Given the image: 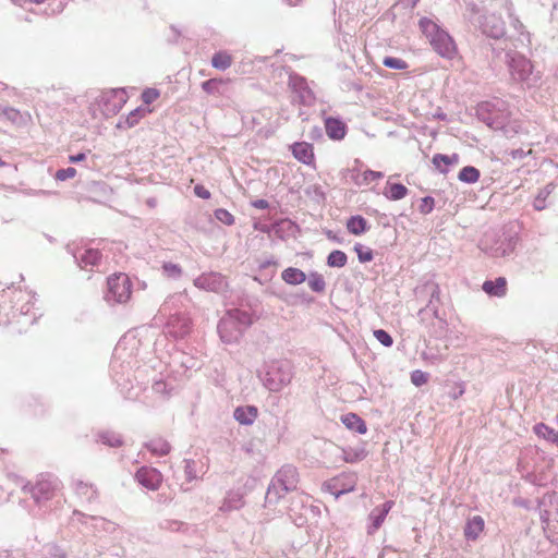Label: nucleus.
I'll list each match as a JSON object with an SVG mask.
<instances>
[{
	"instance_id": "nucleus-43",
	"label": "nucleus",
	"mask_w": 558,
	"mask_h": 558,
	"mask_svg": "<svg viewBox=\"0 0 558 558\" xmlns=\"http://www.w3.org/2000/svg\"><path fill=\"white\" fill-rule=\"evenodd\" d=\"M1 112L3 113L4 118L13 123L17 122V120L21 118L20 111L11 107H4V109H1Z\"/></svg>"
},
{
	"instance_id": "nucleus-48",
	"label": "nucleus",
	"mask_w": 558,
	"mask_h": 558,
	"mask_svg": "<svg viewBox=\"0 0 558 558\" xmlns=\"http://www.w3.org/2000/svg\"><path fill=\"white\" fill-rule=\"evenodd\" d=\"M354 486H355V480H352L350 485L345 488H342L340 489L339 492H337L335 495H336V498H338L340 495L344 494V493H349V492H352L354 489Z\"/></svg>"
},
{
	"instance_id": "nucleus-1",
	"label": "nucleus",
	"mask_w": 558,
	"mask_h": 558,
	"mask_svg": "<svg viewBox=\"0 0 558 558\" xmlns=\"http://www.w3.org/2000/svg\"><path fill=\"white\" fill-rule=\"evenodd\" d=\"M418 26L424 36L428 39L433 50L439 57L447 60H453L456 58L462 59L454 39L434 21L423 17L420 20Z\"/></svg>"
},
{
	"instance_id": "nucleus-55",
	"label": "nucleus",
	"mask_w": 558,
	"mask_h": 558,
	"mask_svg": "<svg viewBox=\"0 0 558 558\" xmlns=\"http://www.w3.org/2000/svg\"><path fill=\"white\" fill-rule=\"evenodd\" d=\"M420 0H411V5L412 8H414L417 3H418Z\"/></svg>"
},
{
	"instance_id": "nucleus-23",
	"label": "nucleus",
	"mask_w": 558,
	"mask_h": 558,
	"mask_svg": "<svg viewBox=\"0 0 558 558\" xmlns=\"http://www.w3.org/2000/svg\"><path fill=\"white\" fill-rule=\"evenodd\" d=\"M75 492L78 497L86 501H92L97 497V490L82 481L75 484Z\"/></svg>"
},
{
	"instance_id": "nucleus-57",
	"label": "nucleus",
	"mask_w": 558,
	"mask_h": 558,
	"mask_svg": "<svg viewBox=\"0 0 558 558\" xmlns=\"http://www.w3.org/2000/svg\"><path fill=\"white\" fill-rule=\"evenodd\" d=\"M5 166V162L0 159V167Z\"/></svg>"
},
{
	"instance_id": "nucleus-30",
	"label": "nucleus",
	"mask_w": 558,
	"mask_h": 558,
	"mask_svg": "<svg viewBox=\"0 0 558 558\" xmlns=\"http://www.w3.org/2000/svg\"><path fill=\"white\" fill-rule=\"evenodd\" d=\"M533 430L539 438H543L547 441H549L557 432L544 423H537L534 425Z\"/></svg>"
},
{
	"instance_id": "nucleus-58",
	"label": "nucleus",
	"mask_w": 558,
	"mask_h": 558,
	"mask_svg": "<svg viewBox=\"0 0 558 558\" xmlns=\"http://www.w3.org/2000/svg\"><path fill=\"white\" fill-rule=\"evenodd\" d=\"M75 515L85 517L84 514H81L80 512H74Z\"/></svg>"
},
{
	"instance_id": "nucleus-8",
	"label": "nucleus",
	"mask_w": 558,
	"mask_h": 558,
	"mask_svg": "<svg viewBox=\"0 0 558 558\" xmlns=\"http://www.w3.org/2000/svg\"><path fill=\"white\" fill-rule=\"evenodd\" d=\"M533 72V64L523 56L517 54L511 58L510 73L511 76L520 82L526 81Z\"/></svg>"
},
{
	"instance_id": "nucleus-9",
	"label": "nucleus",
	"mask_w": 558,
	"mask_h": 558,
	"mask_svg": "<svg viewBox=\"0 0 558 558\" xmlns=\"http://www.w3.org/2000/svg\"><path fill=\"white\" fill-rule=\"evenodd\" d=\"M277 483L286 492L294 490L299 483V472L295 466L284 465L277 473Z\"/></svg>"
},
{
	"instance_id": "nucleus-29",
	"label": "nucleus",
	"mask_w": 558,
	"mask_h": 558,
	"mask_svg": "<svg viewBox=\"0 0 558 558\" xmlns=\"http://www.w3.org/2000/svg\"><path fill=\"white\" fill-rule=\"evenodd\" d=\"M99 439L102 444L109 447H119L122 445L121 437L112 432H102L99 434Z\"/></svg>"
},
{
	"instance_id": "nucleus-18",
	"label": "nucleus",
	"mask_w": 558,
	"mask_h": 558,
	"mask_svg": "<svg viewBox=\"0 0 558 558\" xmlns=\"http://www.w3.org/2000/svg\"><path fill=\"white\" fill-rule=\"evenodd\" d=\"M408 187L401 183H386L384 195L390 201H399L408 195Z\"/></svg>"
},
{
	"instance_id": "nucleus-13",
	"label": "nucleus",
	"mask_w": 558,
	"mask_h": 558,
	"mask_svg": "<svg viewBox=\"0 0 558 558\" xmlns=\"http://www.w3.org/2000/svg\"><path fill=\"white\" fill-rule=\"evenodd\" d=\"M460 161V157L458 154L452 155H444V154H436L433 156L432 162L435 166V168L441 172L447 173L448 167L458 165Z\"/></svg>"
},
{
	"instance_id": "nucleus-35",
	"label": "nucleus",
	"mask_w": 558,
	"mask_h": 558,
	"mask_svg": "<svg viewBox=\"0 0 558 558\" xmlns=\"http://www.w3.org/2000/svg\"><path fill=\"white\" fill-rule=\"evenodd\" d=\"M361 177L362 179L359 181V184H369L371 182L383 179L384 173L374 170H365Z\"/></svg>"
},
{
	"instance_id": "nucleus-25",
	"label": "nucleus",
	"mask_w": 558,
	"mask_h": 558,
	"mask_svg": "<svg viewBox=\"0 0 558 558\" xmlns=\"http://www.w3.org/2000/svg\"><path fill=\"white\" fill-rule=\"evenodd\" d=\"M146 447L151 451L153 454L159 457L166 456L170 451L169 444L162 439L153 440L147 444Z\"/></svg>"
},
{
	"instance_id": "nucleus-24",
	"label": "nucleus",
	"mask_w": 558,
	"mask_h": 558,
	"mask_svg": "<svg viewBox=\"0 0 558 558\" xmlns=\"http://www.w3.org/2000/svg\"><path fill=\"white\" fill-rule=\"evenodd\" d=\"M480 170L472 166L462 168L458 174L459 180L465 183H475L480 180Z\"/></svg>"
},
{
	"instance_id": "nucleus-34",
	"label": "nucleus",
	"mask_w": 558,
	"mask_h": 558,
	"mask_svg": "<svg viewBox=\"0 0 558 558\" xmlns=\"http://www.w3.org/2000/svg\"><path fill=\"white\" fill-rule=\"evenodd\" d=\"M354 251L356 252L357 258L361 263H367L374 258L373 251L362 244H355Z\"/></svg>"
},
{
	"instance_id": "nucleus-38",
	"label": "nucleus",
	"mask_w": 558,
	"mask_h": 558,
	"mask_svg": "<svg viewBox=\"0 0 558 558\" xmlns=\"http://www.w3.org/2000/svg\"><path fill=\"white\" fill-rule=\"evenodd\" d=\"M48 558H66L65 551L56 544H49L46 547Z\"/></svg>"
},
{
	"instance_id": "nucleus-20",
	"label": "nucleus",
	"mask_w": 558,
	"mask_h": 558,
	"mask_svg": "<svg viewBox=\"0 0 558 558\" xmlns=\"http://www.w3.org/2000/svg\"><path fill=\"white\" fill-rule=\"evenodd\" d=\"M161 484V475L156 470L142 469V486L150 489H157Z\"/></svg>"
},
{
	"instance_id": "nucleus-56",
	"label": "nucleus",
	"mask_w": 558,
	"mask_h": 558,
	"mask_svg": "<svg viewBox=\"0 0 558 558\" xmlns=\"http://www.w3.org/2000/svg\"><path fill=\"white\" fill-rule=\"evenodd\" d=\"M29 1L39 4V3H43L45 0H29Z\"/></svg>"
},
{
	"instance_id": "nucleus-21",
	"label": "nucleus",
	"mask_w": 558,
	"mask_h": 558,
	"mask_svg": "<svg viewBox=\"0 0 558 558\" xmlns=\"http://www.w3.org/2000/svg\"><path fill=\"white\" fill-rule=\"evenodd\" d=\"M347 229L350 233L354 235H361L367 230V221L362 216H352L347 221Z\"/></svg>"
},
{
	"instance_id": "nucleus-4",
	"label": "nucleus",
	"mask_w": 558,
	"mask_h": 558,
	"mask_svg": "<svg viewBox=\"0 0 558 558\" xmlns=\"http://www.w3.org/2000/svg\"><path fill=\"white\" fill-rule=\"evenodd\" d=\"M140 350V339H137V330L131 329L125 332L117 343L113 357L126 362L129 365L136 364L137 352Z\"/></svg>"
},
{
	"instance_id": "nucleus-12",
	"label": "nucleus",
	"mask_w": 558,
	"mask_h": 558,
	"mask_svg": "<svg viewBox=\"0 0 558 558\" xmlns=\"http://www.w3.org/2000/svg\"><path fill=\"white\" fill-rule=\"evenodd\" d=\"M485 521L481 515H474L470 518L464 526V537L468 541H476L480 535L484 532Z\"/></svg>"
},
{
	"instance_id": "nucleus-2",
	"label": "nucleus",
	"mask_w": 558,
	"mask_h": 558,
	"mask_svg": "<svg viewBox=\"0 0 558 558\" xmlns=\"http://www.w3.org/2000/svg\"><path fill=\"white\" fill-rule=\"evenodd\" d=\"M252 314L241 311V310H232L227 313V315L220 320L218 325V330L220 337L226 342H231L235 340L240 333L241 327H247L253 324Z\"/></svg>"
},
{
	"instance_id": "nucleus-7",
	"label": "nucleus",
	"mask_w": 558,
	"mask_h": 558,
	"mask_svg": "<svg viewBox=\"0 0 558 558\" xmlns=\"http://www.w3.org/2000/svg\"><path fill=\"white\" fill-rule=\"evenodd\" d=\"M290 150L298 161L316 169L314 146L311 143L296 142L290 146Z\"/></svg>"
},
{
	"instance_id": "nucleus-17",
	"label": "nucleus",
	"mask_w": 558,
	"mask_h": 558,
	"mask_svg": "<svg viewBox=\"0 0 558 558\" xmlns=\"http://www.w3.org/2000/svg\"><path fill=\"white\" fill-rule=\"evenodd\" d=\"M341 422L345 425L347 428L355 430L359 434H365L367 432L365 422L355 413H348L342 415Z\"/></svg>"
},
{
	"instance_id": "nucleus-41",
	"label": "nucleus",
	"mask_w": 558,
	"mask_h": 558,
	"mask_svg": "<svg viewBox=\"0 0 558 558\" xmlns=\"http://www.w3.org/2000/svg\"><path fill=\"white\" fill-rule=\"evenodd\" d=\"M75 174H76V169L72 168V167H69V168H65V169H59L56 172V179L59 180V181H65L68 179L74 178Z\"/></svg>"
},
{
	"instance_id": "nucleus-11",
	"label": "nucleus",
	"mask_w": 558,
	"mask_h": 558,
	"mask_svg": "<svg viewBox=\"0 0 558 558\" xmlns=\"http://www.w3.org/2000/svg\"><path fill=\"white\" fill-rule=\"evenodd\" d=\"M74 259L77 262L81 268H85L87 266H96L100 260L101 254L98 250L95 248H86L78 250L73 254Z\"/></svg>"
},
{
	"instance_id": "nucleus-33",
	"label": "nucleus",
	"mask_w": 558,
	"mask_h": 558,
	"mask_svg": "<svg viewBox=\"0 0 558 558\" xmlns=\"http://www.w3.org/2000/svg\"><path fill=\"white\" fill-rule=\"evenodd\" d=\"M383 64L389 69H395V70H405L409 66L407 61H404L401 58H395V57H385L383 60Z\"/></svg>"
},
{
	"instance_id": "nucleus-26",
	"label": "nucleus",
	"mask_w": 558,
	"mask_h": 558,
	"mask_svg": "<svg viewBox=\"0 0 558 558\" xmlns=\"http://www.w3.org/2000/svg\"><path fill=\"white\" fill-rule=\"evenodd\" d=\"M228 82L229 80L210 78L202 83V88L207 94H221L220 86Z\"/></svg>"
},
{
	"instance_id": "nucleus-39",
	"label": "nucleus",
	"mask_w": 558,
	"mask_h": 558,
	"mask_svg": "<svg viewBox=\"0 0 558 558\" xmlns=\"http://www.w3.org/2000/svg\"><path fill=\"white\" fill-rule=\"evenodd\" d=\"M374 337L385 347H391L393 340L391 336L384 329L374 330Z\"/></svg>"
},
{
	"instance_id": "nucleus-5",
	"label": "nucleus",
	"mask_w": 558,
	"mask_h": 558,
	"mask_svg": "<svg viewBox=\"0 0 558 558\" xmlns=\"http://www.w3.org/2000/svg\"><path fill=\"white\" fill-rule=\"evenodd\" d=\"M126 100L125 89L117 88L102 92L98 96L96 105L105 117H111L119 112Z\"/></svg>"
},
{
	"instance_id": "nucleus-52",
	"label": "nucleus",
	"mask_w": 558,
	"mask_h": 558,
	"mask_svg": "<svg viewBox=\"0 0 558 558\" xmlns=\"http://www.w3.org/2000/svg\"><path fill=\"white\" fill-rule=\"evenodd\" d=\"M287 1H288V3H289L290 5H298V4H299V3H301L303 0H287Z\"/></svg>"
},
{
	"instance_id": "nucleus-46",
	"label": "nucleus",
	"mask_w": 558,
	"mask_h": 558,
	"mask_svg": "<svg viewBox=\"0 0 558 558\" xmlns=\"http://www.w3.org/2000/svg\"><path fill=\"white\" fill-rule=\"evenodd\" d=\"M85 159H86V154L85 153H78L76 155H70L69 156V161L73 162V163H77V162L84 161Z\"/></svg>"
},
{
	"instance_id": "nucleus-19",
	"label": "nucleus",
	"mask_w": 558,
	"mask_h": 558,
	"mask_svg": "<svg viewBox=\"0 0 558 558\" xmlns=\"http://www.w3.org/2000/svg\"><path fill=\"white\" fill-rule=\"evenodd\" d=\"M282 280L288 284H300L306 280V275L299 268L289 267L281 272Z\"/></svg>"
},
{
	"instance_id": "nucleus-59",
	"label": "nucleus",
	"mask_w": 558,
	"mask_h": 558,
	"mask_svg": "<svg viewBox=\"0 0 558 558\" xmlns=\"http://www.w3.org/2000/svg\"><path fill=\"white\" fill-rule=\"evenodd\" d=\"M463 392H464V390H463V388H461L459 391V395L461 396V395H463Z\"/></svg>"
},
{
	"instance_id": "nucleus-45",
	"label": "nucleus",
	"mask_w": 558,
	"mask_h": 558,
	"mask_svg": "<svg viewBox=\"0 0 558 558\" xmlns=\"http://www.w3.org/2000/svg\"><path fill=\"white\" fill-rule=\"evenodd\" d=\"M194 193L196 196L203 198V199H208L210 198L211 194L210 192L202 184H197L195 187H194Z\"/></svg>"
},
{
	"instance_id": "nucleus-31",
	"label": "nucleus",
	"mask_w": 558,
	"mask_h": 558,
	"mask_svg": "<svg viewBox=\"0 0 558 558\" xmlns=\"http://www.w3.org/2000/svg\"><path fill=\"white\" fill-rule=\"evenodd\" d=\"M140 121V107L135 108L130 114L118 123L119 129H130L136 125Z\"/></svg>"
},
{
	"instance_id": "nucleus-22",
	"label": "nucleus",
	"mask_w": 558,
	"mask_h": 558,
	"mask_svg": "<svg viewBox=\"0 0 558 558\" xmlns=\"http://www.w3.org/2000/svg\"><path fill=\"white\" fill-rule=\"evenodd\" d=\"M233 58L227 51H218L211 58V65L217 69L225 71L231 66Z\"/></svg>"
},
{
	"instance_id": "nucleus-42",
	"label": "nucleus",
	"mask_w": 558,
	"mask_h": 558,
	"mask_svg": "<svg viewBox=\"0 0 558 558\" xmlns=\"http://www.w3.org/2000/svg\"><path fill=\"white\" fill-rule=\"evenodd\" d=\"M434 205H435L434 198L430 196H426V197L422 198L418 209L422 214L426 215L433 210Z\"/></svg>"
},
{
	"instance_id": "nucleus-10",
	"label": "nucleus",
	"mask_w": 558,
	"mask_h": 558,
	"mask_svg": "<svg viewBox=\"0 0 558 558\" xmlns=\"http://www.w3.org/2000/svg\"><path fill=\"white\" fill-rule=\"evenodd\" d=\"M326 134L330 140L341 141L347 135V125L340 119L329 117L325 120Z\"/></svg>"
},
{
	"instance_id": "nucleus-15",
	"label": "nucleus",
	"mask_w": 558,
	"mask_h": 558,
	"mask_svg": "<svg viewBox=\"0 0 558 558\" xmlns=\"http://www.w3.org/2000/svg\"><path fill=\"white\" fill-rule=\"evenodd\" d=\"M393 507V501H386L380 509H375L369 515L372 520V527L368 533H374L376 530L380 527L383 522L385 521L386 515L389 513L391 508Z\"/></svg>"
},
{
	"instance_id": "nucleus-47",
	"label": "nucleus",
	"mask_w": 558,
	"mask_h": 558,
	"mask_svg": "<svg viewBox=\"0 0 558 558\" xmlns=\"http://www.w3.org/2000/svg\"><path fill=\"white\" fill-rule=\"evenodd\" d=\"M89 519L93 522V525L95 527H98V526L104 527L106 524H108V522H106V520L100 517H90Z\"/></svg>"
},
{
	"instance_id": "nucleus-49",
	"label": "nucleus",
	"mask_w": 558,
	"mask_h": 558,
	"mask_svg": "<svg viewBox=\"0 0 558 558\" xmlns=\"http://www.w3.org/2000/svg\"><path fill=\"white\" fill-rule=\"evenodd\" d=\"M283 384V380H281L278 384H275L269 377L267 378V386L270 390H279Z\"/></svg>"
},
{
	"instance_id": "nucleus-3",
	"label": "nucleus",
	"mask_w": 558,
	"mask_h": 558,
	"mask_svg": "<svg viewBox=\"0 0 558 558\" xmlns=\"http://www.w3.org/2000/svg\"><path fill=\"white\" fill-rule=\"evenodd\" d=\"M132 283L125 274H114L107 280L105 300L110 304L124 303L131 296Z\"/></svg>"
},
{
	"instance_id": "nucleus-28",
	"label": "nucleus",
	"mask_w": 558,
	"mask_h": 558,
	"mask_svg": "<svg viewBox=\"0 0 558 558\" xmlns=\"http://www.w3.org/2000/svg\"><path fill=\"white\" fill-rule=\"evenodd\" d=\"M327 264L330 267H343L347 264L345 253L339 250L332 251L328 255Z\"/></svg>"
},
{
	"instance_id": "nucleus-36",
	"label": "nucleus",
	"mask_w": 558,
	"mask_h": 558,
	"mask_svg": "<svg viewBox=\"0 0 558 558\" xmlns=\"http://www.w3.org/2000/svg\"><path fill=\"white\" fill-rule=\"evenodd\" d=\"M429 375L421 369H415L411 373V383L416 386H423L428 381Z\"/></svg>"
},
{
	"instance_id": "nucleus-50",
	"label": "nucleus",
	"mask_w": 558,
	"mask_h": 558,
	"mask_svg": "<svg viewBox=\"0 0 558 558\" xmlns=\"http://www.w3.org/2000/svg\"><path fill=\"white\" fill-rule=\"evenodd\" d=\"M253 206L258 209H266L268 207V202L265 199H257L253 203Z\"/></svg>"
},
{
	"instance_id": "nucleus-32",
	"label": "nucleus",
	"mask_w": 558,
	"mask_h": 558,
	"mask_svg": "<svg viewBox=\"0 0 558 558\" xmlns=\"http://www.w3.org/2000/svg\"><path fill=\"white\" fill-rule=\"evenodd\" d=\"M366 454L364 449L347 450L344 451L343 460L348 463H356L364 460Z\"/></svg>"
},
{
	"instance_id": "nucleus-44",
	"label": "nucleus",
	"mask_w": 558,
	"mask_h": 558,
	"mask_svg": "<svg viewBox=\"0 0 558 558\" xmlns=\"http://www.w3.org/2000/svg\"><path fill=\"white\" fill-rule=\"evenodd\" d=\"M121 392L124 395L126 399L136 400L140 396V390L135 387L128 388L125 384H120Z\"/></svg>"
},
{
	"instance_id": "nucleus-54",
	"label": "nucleus",
	"mask_w": 558,
	"mask_h": 558,
	"mask_svg": "<svg viewBox=\"0 0 558 558\" xmlns=\"http://www.w3.org/2000/svg\"><path fill=\"white\" fill-rule=\"evenodd\" d=\"M134 478L140 482V469L134 472Z\"/></svg>"
},
{
	"instance_id": "nucleus-14",
	"label": "nucleus",
	"mask_w": 558,
	"mask_h": 558,
	"mask_svg": "<svg viewBox=\"0 0 558 558\" xmlns=\"http://www.w3.org/2000/svg\"><path fill=\"white\" fill-rule=\"evenodd\" d=\"M483 290L492 296H505L507 293V280L499 277L496 280H487L483 283Z\"/></svg>"
},
{
	"instance_id": "nucleus-40",
	"label": "nucleus",
	"mask_w": 558,
	"mask_h": 558,
	"mask_svg": "<svg viewBox=\"0 0 558 558\" xmlns=\"http://www.w3.org/2000/svg\"><path fill=\"white\" fill-rule=\"evenodd\" d=\"M160 96V93L158 89L156 88H147L145 89L143 93H142V100L145 102V104H151L154 102L155 100H157Z\"/></svg>"
},
{
	"instance_id": "nucleus-16",
	"label": "nucleus",
	"mask_w": 558,
	"mask_h": 558,
	"mask_svg": "<svg viewBox=\"0 0 558 558\" xmlns=\"http://www.w3.org/2000/svg\"><path fill=\"white\" fill-rule=\"evenodd\" d=\"M258 415L257 408L253 405L247 407H239L234 411V418L240 423L244 425L252 424Z\"/></svg>"
},
{
	"instance_id": "nucleus-51",
	"label": "nucleus",
	"mask_w": 558,
	"mask_h": 558,
	"mask_svg": "<svg viewBox=\"0 0 558 558\" xmlns=\"http://www.w3.org/2000/svg\"><path fill=\"white\" fill-rule=\"evenodd\" d=\"M166 270L168 271H172V272H175V274H179L180 272V269L175 266V265H166L165 266Z\"/></svg>"
},
{
	"instance_id": "nucleus-6",
	"label": "nucleus",
	"mask_w": 558,
	"mask_h": 558,
	"mask_svg": "<svg viewBox=\"0 0 558 558\" xmlns=\"http://www.w3.org/2000/svg\"><path fill=\"white\" fill-rule=\"evenodd\" d=\"M58 480L51 475L43 476L34 486L25 485L24 492H29L35 502L40 504L53 497L58 488Z\"/></svg>"
},
{
	"instance_id": "nucleus-27",
	"label": "nucleus",
	"mask_w": 558,
	"mask_h": 558,
	"mask_svg": "<svg viewBox=\"0 0 558 558\" xmlns=\"http://www.w3.org/2000/svg\"><path fill=\"white\" fill-rule=\"evenodd\" d=\"M308 287L314 292H324L326 289V282L320 274L312 272L308 277Z\"/></svg>"
},
{
	"instance_id": "nucleus-37",
	"label": "nucleus",
	"mask_w": 558,
	"mask_h": 558,
	"mask_svg": "<svg viewBox=\"0 0 558 558\" xmlns=\"http://www.w3.org/2000/svg\"><path fill=\"white\" fill-rule=\"evenodd\" d=\"M215 217L227 226H231L234 223V217L227 209L219 208L215 211Z\"/></svg>"
},
{
	"instance_id": "nucleus-53",
	"label": "nucleus",
	"mask_w": 558,
	"mask_h": 558,
	"mask_svg": "<svg viewBox=\"0 0 558 558\" xmlns=\"http://www.w3.org/2000/svg\"><path fill=\"white\" fill-rule=\"evenodd\" d=\"M549 441L558 446V432H556L555 436Z\"/></svg>"
}]
</instances>
